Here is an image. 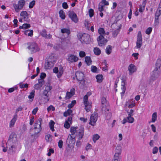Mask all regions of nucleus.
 Here are the masks:
<instances>
[{"label":"nucleus","instance_id":"f8f14e48","mask_svg":"<svg viewBox=\"0 0 161 161\" xmlns=\"http://www.w3.org/2000/svg\"><path fill=\"white\" fill-rule=\"evenodd\" d=\"M68 16L72 21H73L75 23L77 22L78 19L77 16L73 11H69L68 12Z\"/></svg>","mask_w":161,"mask_h":161},{"label":"nucleus","instance_id":"774afa93","mask_svg":"<svg viewBox=\"0 0 161 161\" xmlns=\"http://www.w3.org/2000/svg\"><path fill=\"white\" fill-rule=\"evenodd\" d=\"M24 29H26L30 27L31 25L29 24L25 23L23 24Z\"/></svg>","mask_w":161,"mask_h":161},{"label":"nucleus","instance_id":"052dcab7","mask_svg":"<svg viewBox=\"0 0 161 161\" xmlns=\"http://www.w3.org/2000/svg\"><path fill=\"white\" fill-rule=\"evenodd\" d=\"M159 23V17H155L154 24L155 25H157Z\"/></svg>","mask_w":161,"mask_h":161},{"label":"nucleus","instance_id":"4468645a","mask_svg":"<svg viewBox=\"0 0 161 161\" xmlns=\"http://www.w3.org/2000/svg\"><path fill=\"white\" fill-rule=\"evenodd\" d=\"M38 83L34 85V88L35 89L39 90L45 84L43 79H38Z\"/></svg>","mask_w":161,"mask_h":161},{"label":"nucleus","instance_id":"6e6d98bb","mask_svg":"<svg viewBox=\"0 0 161 161\" xmlns=\"http://www.w3.org/2000/svg\"><path fill=\"white\" fill-rule=\"evenodd\" d=\"M152 30V27H148L146 31V33L147 34H149L151 33Z\"/></svg>","mask_w":161,"mask_h":161},{"label":"nucleus","instance_id":"c9c22d12","mask_svg":"<svg viewBox=\"0 0 161 161\" xmlns=\"http://www.w3.org/2000/svg\"><path fill=\"white\" fill-rule=\"evenodd\" d=\"M72 112L73 111L72 110L68 109L66 111L64 112L63 114L64 116V117H67L68 116L70 115Z\"/></svg>","mask_w":161,"mask_h":161},{"label":"nucleus","instance_id":"412c9836","mask_svg":"<svg viewBox=\"0 0 161 161\" xmlns=\"http://www.w3.org/2000/svg\"><path fill=\"white\" fill-rule=\"evenodd\" d=\"M84 135V128L83 127H81L78 131L77 133V136L78 137L79 140L81 139Z\"/></svg>","mask_w":161,"mask_h":161},{"label":"nucleus","instance_id":"423d86ee","mask_svg":"<svg viewBox=\"0 0 161 161\" xmlns=\"http://www.w3.org/2000/svg\"><path fill=\"white\" fill-rule=\"evenodd\" d=\"M38 126H35L34 129L30 130V134H31L32 136H34V137H37L38 136V134L41 131L42 128L40 127V125H38Z\"/></svg>","mask_w":161,"mask_h":161},{"label":"nucleus","instance_id":"4be33fe9","mask_svg":"<svg viewBox=\"0 0 161 161\" xmlns=\"http://www.w3.org/2000/svg\"><path fill=\"white\" fill-rule=\"evenodd\" d=\"M75 75L78 81H81L84 79V75L82 72L77 71L75 73Z\"/></svg>","mask_w":161,"mask_h":161},{"label":"nucleus","instance_id":"c03bdc74","mask_svg":"<svg viewBox=\"0 0 161 161\" xmlns=\"http://www.w3.org/2000/svg\"><path fill=\"white\" fill-rule=\"evenodd\" d=\"M35 93V91L34 90H32L31 92L30 93V95L28 96V98L30 99H32L33 100L34 97Z\"/></svg>","mask_w":161,"mask_h":161},{"label":"nucleus","instance_id":"e433bc0d","mask_svg":"<svg viewBox=\"0 0 161 161\" xmlns=\"http://www.w3.org/2000/svg\"><path fill=\"white\" fill-rule=\"evenodd\" d=\"M93 51L95 54L97 55H99L101 53V51L99 48L97 47L94 48Z\"/></svg>","mask_w":161,"mask_h":161},{"label":"nucleus","instance_id":"6ab92c4d","mask_svg":"<svg viewBox=\"0 0 161 161\" xmlns=\"http://www.w3.org/2000/svg\"><path fill=\"white\" fill-rule=\"evenodd\" d=\"M134 121V118L131 116H128L126 118H124L122 121V124H125L126 122L132 123Z\"/></svg>","mask_w":161,"mask_h":161},{"label":"nucleus","instance_id":"4c0bfd02","mask_svg":"<svg viewBox=\"0 0 161 161\" xmlns=\"http://www.w3.org/2000/svg\"><path fill=\"white\" fill-rule=\"evenodd\" d=\"M161 14V8H158L155 14V17H159Z\"/></svg>","mask_w":161,"mask_h":161},{"label":"nucleus","instance_id":"bb28decb","mask_svg":"<svg viewBox=\"0 0 161 161\" xmlns=\"http://www.w3.org/2000/svg\"><path fill=\"white\" fill-rule=\"evenodd\" d=\"M118 28L116 30H115L113 32V36L114 37H116L119 32V29H120L121 27V24L119 25Z\"/></svg>","mask_w":161,"mask_h":161},{"label":"nucleus","instance_id":"7ed1b4c3","mask_svg":"<svg viewBox=\"0 0 161 161\" xmlns=\"http://www.w3.org/2000/svg\"><path fill=\"white\" fill-rule=\"evenodd\" d=\"M78 37L82 43L83 44H88L90 42V36L87 34H82L81 33H79L78 34Z\"/></svg>","mask_w":161,"mask_h":161},{"label":"nucleus","instance_id":"864d4df0","mask_svg":"<svg viewBox=\"0 0 161 161\" xmlns=\"http://www.w3.org/2000/svg\"><path fill=\"white\" fill-rule=\"evenodd\" d=\"M89 14L90 17H92L94 15V10L93 9L91 8L89 10Z\"/></svg>","mask_w":161,"mask_h":161},{"label":"nucleus","instance_id":"58836bf2","mask_svg":"<svg viewBox=\"0 0 161 161\" xmlns=\"http://www.w3.org/2000/svg\"><path fill=\"white\" fill-rule=\"evenodd\" d=\"M77 127H75L73 126H72L70 129V132H71L72 135H73L75 134L76 131V129Z\"/></svg>","mask_w":161,"mask_h":161},{"label":"nucleus","instance_id":"69168bd1","mask_svg":"<svg viewBox=\"0 0 161 161\" xmlns=\"http://www.w3.org/2000/svg\"><path fill=\"white\" fill-rule=\"evenodd\" d=\"M62 7L64 9H67L68 8V5L67 3L64 2L62 3Z\"/></svg>","mask_w":161,"mask_h":161},{"label":"nucleus","instance_id":"9b49d317","mask_svg":"<svg viewBox=\"0 0 161 161\" xmlns=\"http://www.w3.org/2000/svg\"><path fill=\"white\" fill-rule=\"evenodd\" d=\"M75 137H73L71 135H69L66 141V143L69 147L73 146L75 144Z\"/></svg>","mask_w":161,"mask_h":161},{"label":"nucleus","instance_id":"f704fd0d","mask_svg":"<svg viewBox=\"0 0 161 161\" xmlns=\"http://www.w3.org/2000/svg\"><path fill=\"white\" fill-rule=\"evenodd\" d=\"M45 138L47 142H51L52 140V136L49 134H47L45 136Z\"/></svg>","mask_w":161,"mask_h":161},{"label":"nucleus","instance_id":"e2e57ef3","mask_svg":"<svg viewBox=\"0 0 161 161\" xmlns=\"http://www.w3.org/2000/svg\"><path fill=\"white\" fill-rule=\"evenodd\" d=\"M79 54L80 57L81 58L83 57L86 55L85 53L83 51H80Z\"/></svg>","mask_w":161,"mask_h":161},{"label":"nucleus","instance_id":"2eb2a0df","mask_svg":"<svg viewBox=\"0 0 161 161\" xmlns=\"http://www.w3.org/2000/svg\"><path fill=\"white\" fill-rule=\"evenodd\" d=\"M20 16L23 18V19L27 23H29L30 19L28 17L29 14L26 11H22L20 14Z\"/></svg>","mask_w":161,"mask_h":161},{"label":"nucleus","instance_id":"338daca9","mask_svg":"<svg viewBox=\"0 0 161 161\" xmlns=\"http://www.w3.org/2000/svg\"><path fill=\"white\" fill-rule=\"evenodd\" d=\"M158 151V148L157 147H155L153 149V153L155 154L157 153Z\"/></svg>","mask_w":161,"mask_h":161},{"label":"nucleus","instance_id":"39448f33","mask_svg":"<svg viewBox=\"0 0 161 161\" xmlns=\"http://www.w3.org/2000/svg\"><path fill=\"white\" fill-rule=\"evenodd\" d=\"M25 3V0H20L18 1V4H14L13 6L15 11L18 12L20 10H21Z\"/></svg>","mask_w":161,"mask_h":161},{"label":"nucleus","instance_id":"aec40b11","mask_svg":"<svg viewBox=\"0 0 161 161\" xmlns=\"http://www.w3.org/2000/svg\"><path fill=\"white\" fill-rule=\"evenodd\" d=\"M115 153L114 157L115 158H119L121 153V147L120 145H118L116 148Z\"/></svg>","mask_w":161,"mask_h":161},{"label":"nucleus","instance_id":"1a4fd4ad","mask_svg":"<svg viewBox=\"0 0 161 161\" xmlns=\"http://www.w3.org/2000/svg\"><path fill=\"white\" fill-rule=\"evenodd\" d=\"M98 45L100 46L105 45L108 42L107 39H105L104 36L100 35L97 38Z\"/></svg>","mask_w":161,"mask_h":161},{"label":"nucleus","instance_id":"de8ad7c7","mask_svg":"<svg viewBox=\"0 0 161 161\" xmlns=\"http://www.w3.org/2000/svg\"><path fill=\"white\" fill-rule=\"evenodd\" d=\"M98 33L100 35H103L104 36L105 35V31L104 29L102 28H100L98 29Z\"/></svg>","mask_w":161,"mask_h":161},{"label":"nucleus","instance_id":"37998d69","mask_svg":"<svg viewBox=\"0 0 161 161\" xmlns=\"http://www.w3.org/2000/svg\"><path fill=\"white\" fill-rule=\"evenodd\" d=\"M98 69L97 68L94 66L92 65L91 67V71L92 72L95 73H98Z\"/></svg>","mask_w":161,"mask_h":161},{"label":"nucleus","instance_id":"dca6fc26","mask_svg":"<svg viewBox=\"0 0 161 161\" xmlns=\"http://www.w3.org/2000/svg\"><path fill=\"white\" fill-rule=\"evenodd\" d=\"M136 67L134 64H131L129 66L128 70L129 71L130 75H131L133 73L136 72Z\"/></svg>","mask_w":161,"mask_h":161},{"label":"nucleus","instance_id":"c756f323","mask_svg":"<svg viewBox=\"0 0 161 161\" xmlns=\"http://www.w3.org/2000/svg\"><path fill=\"white\" fill-rule=\"evenodd\" d=\"M58 71L59 73H58V74H57V76L58 78H60L64 72L63 68L62 66H60L59 67Z\"/></svg>","mask_w":161,"mask_h":161},{"label":"nucleus","instance_id":"393cba45","mask_svg":"<svg viewBox=\"0 0 161 161\" xmlns=\"http://www.w3.org/2000/svg\"><path fill=\"white\" fill-rule=\"evenodd\" d=\"M84 103L85 106V109L87 112H89L91 108V106L90 105H89L88 100L84 101Z\"/></svg>","mask_w":161,"mask_h":161},{"label":"nucleus","instance_id":"09e8293b","mask_svg":"<svg viewBox=\"0 0 161 161\" xmlns=\"http://www.w3.org/2000/svg\"><path fill=\"white\" fill-rule=\"evenodd\" d=\"M52 89V87L51 86L50 83H48L45 87V90L49 92Z\"/></svg>","mask_w":161,"mask_h":161},{"label":"nucleus","instance_id":"b1692460","mask_svg":"<svg viewBox=\"0 0 161 161\" xmlns=\"http://www.w3.org/2000/svg\"><path fill=\"white\" fill-rule=\"evenodd\" d=\"M147 0H143L142 4L139 6V11L141 13H143L145 10Z\"/></svg>","mask_w":161,"mask_h":161},{"label":"nucleus","instance_id":"a878e982","mask_svg":"<svg viewBox=\"0 0 161 161\" xmlns=\"http://www.w3.org/2000/svg\"><path fill=\"white\" fill-rule=\"evenodd\" d=\"M48 92L45 90L43 91V96H44L43 97L44 98L45 100V102H47L49 100V95L48 94Z\"/></svg>","mask_w":161,"mask_h":161},{"label":"nucleus","instance_id":"13d9d810","mask_svg":"<svg viewBox=\"0 0 161 161\" xmlns=\"http://www.w3.org/2000/svg\"><path fill=\"white\" fill-rule=\"evenodd\" d=\"M35 4V1L33 0L30 3L29 5V8H33L34 5Z\"/></svg>","mask_w":161,"mask_h":161},{"label":"nucleus","instance_id":"0eeeda50","mask_svg":"<svg viewBox=\"0 0 161 161\" xmlns=\"http://www.w3.org/2000/svg\"><path fill=\"white\" fill-rule=\"evenodd\" d=\"M17 142V135L14 132H12L9 135L8 142L12 144H16Z\"/></svg>","mask_w":161,"mask_h":161},{"label":"nucleus","instance_id":"9d476101","mask_svg":"<svg viewBox=\"0 0 161 161\" xmlns=\"http://www.w3.org/2000/svg\"><path fill=\"white\" fill-rule=\"evenodd\" d=\"M97 113H94L92 114L90 117L89 124L94 126L97 119Z\"/></svg>","mask_w":161,"mask_h":161},{"label":"nucleus","instance_id":"ea45409f","mask_svg":"<svg viewBox=\"0 0 161 161\" xmlns=\"http://www.w3.org/2000/svg\"><path fill=\"white\" fill-rule=\"evenodd\" d=\"M42 121V119L41 118H39L36 122L34 125V126L38 127V126L40 124V127H41V122Z\"/></svg>","mask_w":161,"mask_h":161},{"label":"nucleus","instance_id":"c85d7f7f","mask_svg":"<svg viewBox=\"0 0 161 161\" xmlns=\"http://www.w3.org/2000/svg\"><path fill=\"white\" fill-rule=\"evenodd\" d=\"M24 34L26 35L32 36L33 35V31L31 30H27L24 31Z\"/></svg>","mask_w":161,"mask_h":161},{"label":"nucleus","instance_id":"4d7b16f0","mask_svg":"<svg viewBox=\"0 0 161 161\" xmlns=\"http://www.w3.org/2000/svg\"><path fill=\"white\" fill-rule=\"evenodd\" d=\"M28 85L27 83L25 84H22V83H20L19 85L20 87L21 88H27L28 87Z\"/></svg>","mask_w":161,"mask_h":161},{"label":"nucleus","instance_id":"49530a36","mask_svg":"<svg viewBox=\"0 0 161 161\" xmlns=\"http://www.w3.org/2000/svg\"><path fill=\"white\" fill-rule=\"evenodd\" d=\"M76 103V100H74L72 101L71 103H70L68 105V107L69 108H72Z\"/></svg>","mask_w":161,"mask_h":161},{"label":"nucleus","instance_id":"7c9ffc66","mask_svg":"<svg viewBox=\"0 0 161 161\" xmlns=\"http://www.w3.org/2000/svg\"><path fill=\"white\" fill-rule=\"evenodd\" d=\"M97 82H101L103 80V76L102 75H98L96 77Z\"/></svg>","mask_w":161,"mask_h":161},{"label":"nucleus","instance_id":"f3484780","mask_svg":"<svg viewBox=\"0 0 161 161\" xmlns=\"http://www.w3.org/2000/svg\"><path fill=\"white\" fill-rule=\"evenodd\" d=\"M72 117L70 116L69 117L68 119L65 120L64 125V127L68 129L70 127V125L72 123Z\"/></svg>","mask_w":161,"mask_h":161},{"label":"nucleus","instance_id":"79ce46f5","mask_svg":"<svg viewBox=\"0 0 161 161\" xmlns=\"http://www.w3.org/2000/svg\"><path fill=\"white\" fill-rule=\"evenodd\" d=\"M73 95V93L72 94L71 92H66V96L65 98L66 99H68L72 97Z\"/></svg>","mask_w":161,"mask_h":161},{"label":"nucleus","instance_id":"680f3d73","mask_svg":"<svg viewBox=\"0 0 161 161\" xmlns=\"http://www.w3.org/2000/svg\"><path fill=\"white\" fill-rule=\"evenodd\" d=\"M54 153V151L53 149L50 148L49 150V152L47 154V155L48 156H51V153Z\"/></svg>","mask_w":161,"mask_h":161},{"label":"nucleus","instance_id":"cd10ccee","mask_svg":"<svg viewBox=\"0 0 161 161\" xmlns=\"http://www.w3.org/2000/svg\"><path fill=\"white\" fill-rule=\"evenodd\" d=\"M85 58V61L88 65H90L92 64V61L90 57L86 56Z\"/></svg>","mask_w":161,"mask_h":161},{"label":"nucleus","instance_id":"5701e85b","mask_svg":"<svg viewBox=\"0 0 161 161\" xmlns=\"http://www.w3.org/2000/svg\"><path fill=\"white\" fill-rule=\"evenodd\" d=\"M17 115L16 114H15L13 118L11 119L10 122L9 127H12L14 126V125L15 123V122L17 118Z\"/></svg>","mask_w":161,"mask_h":161},{"label":"nucleus","instance_id":"20e7f679","mask_svg":"<svg viewBox=\"0 0 161 161\" xmlns=\"http://www.w3.org/2000/svg\"><path fill=\"white\" fill-rule=\"evenodd\" d=\"M28 48L30 51L31 53H35L40 50V48L37 44L34 42L29 43V45L28 46Z\"/></svg>","mask_w":161,"mask_h":161},{"label":"nucleus","instance_id":"8fccbe9b","mask_svg":"<svg viewBox=\"0 0 161 161\" xmlns=\"http://www.w3.org/2000/svg\"><path fill=\"white\" fill-rule=\"evenodd\" d=\"M41 35L43 37H45L47 36V31L46 30L44 29L42 30L41 32Z\"/></svg>","mask_w":161,"mask_h":161},{"label":"nucleus","instance_id":"6e6552de","mask_svg":"<svg viewBox=\"0 0 161 161\" xmlns=\"http://www.w3.org/2000/svg\"><path fill=\"white\" fill-rule=\"evenodd\" d=\"M137 41L136 42V47L137 48H140L142 43V35L141 31H139L137 34Z\"/></svg>","mask_w":161,"mask_h":161},{"label":"nucleus","instance_id":"bf43d9fd","mask_svg":"<svg viewBox=\"0 0 161 161\" xmlns=\"http://www.w3.org/2000/svg\"><path fill=\"white\" fill-rule=\"evenodd\" d=\"M104 6H103L99 3L98 8L99 11L100 12L103 11L104 10Z\"/></svg>","mask_w":161,"mask_h":161},{"label":"nucleus","instance_id":"5fc2aeb1","mask_svg":"<svg viewBox=\"0 0 161 161\" xmlns=\"http://www.w3.org/2000/svg\"><path fill=\"white\" fill-rule=\"evenodd\" d=\"M47 110L48 112H49L51 110L52 111H54L55 110V108L54 107L53 105H51L47 108Z\"/></svg>","mask_w":161,"mask_h":161},{"label":"nucleus","instance_id":"473e14b6","mask_svg":"<svg viewBox=\"0 0 161 161\" xmlns=\"http://www.w3.org/2000/svg\"><path fill=\"white\" fill-rule=\"evenodd\" d=\"M61 32L62 33H66L68 35L70 33V31L69 28H63L61 29Z\"/></svg>","mask_w":161,"mask_h":161},{"label":"nucleus","instance_id":"603ef678","mask_svg":"<svg viewBox=\"0 0 161 161\" xmlns=\"http://www.w3.org/2000/svg\"><path fill=\"white\" fill-rule=\"evenodd\" d=\"M100 3L104 6L105 5H109L108 2L106 0H102Z\"/></svg>","mask_w":161,"mask_h":161},{"label":"nucleus","instance_id":"0e129e2a","mask_svg":"<svg viewBox=\"0 0 161 161\" xmlns=\"http://www.w3.org/2000/svg\"><path fill=\"white\" fill-rule=\"evenodd\" d=\"M63 145V142L61 140H59L58 142V146L60 148H61L62 147Z\"/></svg>","mask_w":161,"mask_h":161},{"label":"nucleus","instance_id":"f257e3e1","mask_svg":"<svg viewBox=\"0 0 161 161\" xmlns=\"http://www.w3.org/2000/svg\"><path fill=\"white\" fill-rule=\"evenodd\" d=\"M161 65V60L158 59L156 61L154 69L152 71L151 75V78L153 80H155L158 77L160 72L158 70Z\"/></svg>","mask_w":161,"mask_h":161},{"label":"nucleus","instance_id":"2f4dec72","mask_svg":"<svg viewBox=\"0 0 161 161\" xmlns=\"http://www.w3.org/2000/svg\"><path fill=\"white\" fill-rule=\"evenodd\" d=\"M112 46L110 45H108L107 47L105 50L106 53L108 55L110 54L112 52Z\"/></svg>","mask_w":161,"mask_h":161},{"label":"nucleus","instance_id":"3c124183","mask_svg":"<svg viewBox=\"0 0 161 161\" xmlns=\"http://www.w3.org/2000/svg\"><path fill=\"white\" fill-rule=\"evenodd\" d=\"M11 145V147H9V149L10 150H11L13 152L15 150L16 146L15 144H12V143H9Z\"/></svg>","mask_w":161,"mask_h":161},{"label":"nucleus","instance_id":"72a5a7b5","mask_svg":"<svg viewBox=\"0 0 161 161\" xmlns=\"http://www.w3.org/2000/svg\"><path fill=\"white\" fill-rule=\"evenodd\" d=\"M59 17L63 19H65V14L62 9L60 10L59 12Z\"/></svg>","mask_w":161,"mask_h":161},{"label":"nucleus","instance_id":"f03ea898","mask_svg":"<svg viewBox=\"0 0 161 161\" xmlns=\"http://www.w3.org/2000/svg\"><path fill=\"white\" fill-rule=\"evenodd\" d=\"M101 103L102 104V111H104L106 114H107L106 115V119H109L111 116V114L110 112L109 111L108 108L107 107L106 108L105 106H106L107 105V103L106 102V99L105 97H103L101 99Z\"/></svg>","mask_w":161,"mask_h":161},{"label":"nucleus","instance_id":"a211bd4d","mask_svg":"<svg viewBox=\"0 0 161 161\" xmlns=\"http://www.w3.org/2000/svg\"><path fill=\"white\" fill-rule=\"evenodd\" d=\"M68 61L70 62L73 63L76 62L78 59V58L72 54H69Z\"/></svg>","mask_w":161,"mask_h":161},{"label":"nucleus","instance_id":"a19ab883","mask_svg":"<svg viewBox=\"0 0 161 161\" xmlns=\"http://www.w3.org/2000/svg\"><path fill=\"white\" fill-rule=\"evenodd\" d=\"M100 136L97 134H96L93 136L92 140L93 142L95 143L97 140H98Z\"/></svg>","mask_w":161,"mask_h":161},{"label":"nucleus","instance_id":"a18cd8bd","mask_svg":"<svg viewBox=\"0 0 161 161\" xmlns=\"http://www.w3.org/2000/svg\"><path fill=\"white\" fill-rule=\"evenodd\" d=\"M157 113L156 112L154 113L152 116V122H154L157 119Z\"/></svg>","mask_w":161,"mask_h":161},{"label":"nucleus","instance_id":"ddd939ff","mask_svg":"<svg viewBox=\"0 0 161 161\" xmlns=\"http://www.w3.org/2000/svg\"><path fill=\"white\" fill-rule=\"evenodd\" d=\"M55 62H54V60H51L50 59H47L46 60L45 64V68L46 69H49L53 67L54 65Z\"/></svg>","mask_w":161,"mask_h":161}]
</instances>
